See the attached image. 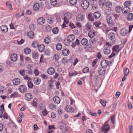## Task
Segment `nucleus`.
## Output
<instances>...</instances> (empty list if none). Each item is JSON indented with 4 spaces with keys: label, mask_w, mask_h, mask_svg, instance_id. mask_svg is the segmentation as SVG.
Instances as JSON below:
<instances>
[{
    "label": "nucleus",
    "mask_w": 133,
    "mask_h": 133,
    "mask_svg": "<svg viewBox=\"0 0 133 133\" xmlns=\"http://www.w3.org/2000/svg\"><path fill=\"white\" fill-rule=\"evenodd\" d=\"M75 37L73 34L69 35L67 37V39H65L63 43L65 45H68L69 43L72 42L74 39Z\"/></svg>",
    "instance_id": "f257e3e1"
},
{
    "label": "nucleus",
    "mask_w": 133,
    "mask_h": 133,
    "mask_svg": "<svg viewBox=\"0 0 133 133\" xmlns=\"http://www.w3.org/2000/svg\"><path fill=\"white\" fill-rule=\"evenodd\" d=\"M71 14L69 12L65 13L64 15V20L65 23L67 24L68 23L69 19H70L71 17Z\"/></svg>",
    "instance_id": "f03ea898"
},
{
    "label": "nucleus",
    "mask_w": 133,
    "mask_h": 133,
    "mask_svg": "<svg viewBox=\"0 0 133 133\" xmlns=\"http://www.w3.org/2000/svg\"><path fill=\"white\" fill-rule=\"evenodd\" d=\"M89 5V2L87 0H85L81 4V6L83 9H86L88 7Z\"/></svg>",
    "instance_id": "7ed1b4c3"
},
{
    "label": "nucleus",
    "mask_w": 133,
    "mask_h": 133,
    "mask_svg": "<svg viewBox=\"0 0 133 133\" xmlns=\"http://www.w3.org/2000/svg\"><path fill=\"white\" fill-rule=\"evenodd\" d=\"M110 128L108 124H105L102 128V131L107 133L110 129Z\"/></svg>",
    "instance_id": "20e7f679"
},
{
    "label": "nucleus",
    "mask_w": 133,
    "mask_h": 133,
    "mask_svg": "<svg viewBox=\"0 0 133 133\" xmlns=\"http://www.w3.org/2000/svg\"><path fill=\"white\" fill-rule=\"evenodd\" d=\"M101 64L103 68H106L109 65V62L107 60L104 59L101 61Z\"/></svg>",
    "instance_id": "39448f33"
},
{
    "label": "nucleus",
    "mask_w": 133,
    "mask_h": 133,
    "mask_svg": "<svg viewBox=\"0 0 133 133\" xmlns=\"http://www.w3.org/2000/svg\"><path fill=\"white\" fill-rule=\"evenodd\" d=\"M106 20L109 25L110 26H112L114 24L112 18L110 16H108L106 19Z\"/></svg>",
    "instance_id": "423d86ee"
},
{
    "label": "nucleus",
    "mask_w": 133,
    "mask_h": 133,
    "mask_svg": "<svg viewBox=\"0 0 133 133\" xmlns=\"http://www.w3.org/2000/svg\"><path fill=\"white\" fill-rule=\"evenodd\" d=\"M130 10L128 7H124L122 9V13L123 14L127 15L129 13Z\"/></svg>",
    "instance_id": "0eeeda50"
},
{
    "label": "nucleus",
    "mask_w": 133,
    "mask_h": 133,
    "mask_svg": "<svg viewBox=\"0 0 133 133\" xmlns=\"http://www.w3.org/2000/svg\"><path fill=\"white\" fill-rule=\"evenodd\" d=\"M99 39V38L96 37L95 38H91L89 40V42L91 44L94 45L97 42Z\"/></svg>",
    "instance_id": "6e6552de"
},
{
    "label": "nucleus",
    "mask_w": 133,
    "mask_h": 133,
    "mask_svg": "<svg viewBox=\"0 0 133 133\" xmlns=\"http://www.w3.org/2000/svg\"><path fill=\"white\" fill-rule=\"evenodd\" d=\"M128 32L127 30L125 28H122L120 31V34L123 36H125Z\"/></svg>",
    "instance_id": "1a4fd4ad"
},
{
    "label": "nucleus",
    "mask_w": 133,
    "mask_h": 133,
    "mask_svg": "<svg viewBox=\"0 0 133 133\" xmlns=\"http://www.w3.org/2000/svg\"><path fill=\"white\" fill-rule=\"evenodd\" d=\"M18 89L21 92L23 93L26 91L27 88L24 85H21L19 87Z\"/></svg>",
    "instance_id": "9d476101"
},
{
    "label": "nucleus",
    "mask_w": 133,
    "mask_h": 133,
    "mask_svg": "<svg viewBox=\"0 0 133 133\" xmlns=\"http://www.w3.org/2000/svg\"><path fill=\"white\" fill-rule=\"evenodd\" d=\"M84 16L82 14H78L76 16V19L77 21H81L84 18Z\"/></svg>",
    "instance_id": "9b49d317"
},
{
    "label": "nucleus",
    "mask_w": 133,
    "mask_h": 133,
    "mask_svg": "<svg viewBox=\"0 0 133 133\" xmlns=\"http://www.w3.org/2000/svg\"><path fill=\"white\" fill-rule=\"evenodd\" d=\"M103 67H100L98 70L99 74L102 76L104 75L105 73V70Z\"/></svg>",
    "instance_id": "f8f14e48"
},
{
    "label": "nucleus",
    "mask_w": 133,
    "mask_h": 133,
    "mask_svg": "<svg viewBox=\"0 0 133 133\" xmlns=\"http://www.w3.org/2000/svg\"><path fill=\"white\" fill-rule=\"evenodd\" d=\"M25 98L27 100L30 101L32 99L33 97L31 93H27L25 95Z\"/></svg>",
    "instance_id": "ddd939ff"
},
{
    "label": "nucleus",
    "mask_w": 133,
    "mask_h": 133,
    "mask_svg": "<svg viewBox=\"0 0 133 133\" xmlns=\"http://www.w3.org/2000/svg\"><path fill=\"white\" fill-rule=\"evenodd\" d=\"M110 48L109 46L105 47L103 49V52L106 55L109 54L110 53Z\"/></svg>",
    "instance_id": "4468645a"
},
{
    "label": "nucleus",
    "mask_w": 133,
    "mask_h": 133,
    "mask_svg": "<svg viewBox=\"0 0 133 133\" xmlns=\"http://www.w3.org/2000/svg\"><path fill=\"white\" fill-rule=\"evenodd\" d=\"M1 31L3 33L6 32L8 31L7 26L5 25H2L0 27Z\"/></svg>",
    "instance_id": "2eb2a0df"
},
{
    "label": "nucleus",
    "mask_w": 133,
    "mask_h": 133,
    "mask_svg": "<svg viewBox=\"0 0 133 133\" xmlns=\"http://www.w3.org/2000/svg\"><path fill=\"white\" fill-rule=\"evenodd\" d=\"M119 46L116 45L114 46L112 49L113 52H116V53H118L120 50V49H119Z\"/></svg>",
    "instance_id": "dca6fc26"
},
{
    "label": "nucleus",
    "mask_w": 133,
    "mask_h": 133,
    "mask_svg": "<svg viewBox=\"0 0 133 133\" xmlns=\"http://www.w3.org/2000/svg\"><path fill=\"white\" fill-rule=\"evenodd\" d=\"M45 21V19L43 17H41L39 18L37 21L38 23L40 25L43 24Z\"/></svg>",
    "instance_id": "f3484780"
},
{
    "label": "nucleus",
    "mask_w": 133,
    "mask_h": 133,
    "mask_svg": "<svg viewBox=\"0 0 133 133\" xmlns=\"http://www.w3.org/2000/svg\"><path fill=\"white\" fill-rule=\"evenodd\" d=\"M53 100L54 102L57 104H59L60 102V99L57 96H55L54 97Z\"/></svg>",
    "instance_id": "a211bd4d"
},
{
    "label": "nucleus",
    "mask_w": 133,
    "mask_h": 133,
    "mask_svg": "<svg viewBox=\"0 0 133 133\" xmlns=\"http://www.w3.org/2000/svg\"><path fill=\"white\" fill-rule=\"evenodd\" d=\"M101 14L99 11L94 12L93 14V17L96 19L98 18L101 16Z\"/></svg>",
    "instance_id": "6ab92c4d"
},
{
    "label": "nucleus",
    "mask_w": 133,
    "mask_h": 133,
    "mask_svg": "<svg viewBox=\"0 0 133 133\" xmlns=\"http://www.w3.org/2000/svg\"><path fill=\"white\" fill-rule=\"evenodd\" d=\"M17 58V56L16 54H12L11 56V61H16Z\"/></svg>",
    "instance_id": "aec40b11"
},
{
    "label": "nucleus",
    "mask_w": 133,
    "mask_h": 133,
    "mask_svg": "<svg viewBox=\"0 0 133 133\" xmlns=\"http://www.w3.org/2000/svg\"><path fill=\"white\" fill-rule=\"evenodd\" d=\"M47 72L49 75H53L55 72V70L52 68H50L47 70Z\"/></svg>",
    "instance_id": "412c9836"
},
{
    "label": "nucleus",
    "mask_w": 133,
    "mask_h": 133,
    "mask_svg": "<svg viewBox=\"0 0 133 133\" xmlns=\"http://www.w3.org/2000/svg\"><path fill=\"white\" fill-rule=\"evenodd\" d=\"M66 109L67 111L68 112H71L72 113H74V109L72 108L70 106H66Z\"/></svg>",
    "instance_id": "4be33fe9"
},
{
    "label": "nucleus",
    "mask_w": 133,
    "mask_h": 133,
    "mask_svg": "<svg viewBox=\"0 0 133 133\" xmlns=\"http://www.w3.org/2000/svg\"><path fill=\"white\" fill-rule=\"evenodd\" d=\"M41 81V80L40 78L36 77L34 78V83L36 85H39L40 84Z\"/></svg>",
    "instance_id": "5701e85b"
},
{
    "label": "nucleus",
    "mask_w": 133,
    "mask_h": 133,
    "mask_svg": "<svg viewBox=\"0 0 133 133\" xmlns=\"http://www.w3.org/2000/svg\"><path fill=\"white\" fill-rule=\"evenodd\" d=\"M81 44L83 45H87L88 43V41L86 38H83L81 41Z\"/></svg>",
    "instance_id": "b1692460"
},
{
    "label": "nucleus",
    "mask_w": 133,
    "mask_h": 133,
    "mask_svg": "<svg viewBox=\"0 0 133 133\" xmlns=\"http://www.w3.org/2000/svg\"><path fill=\"white\" fill-rule=\"evenodd\" d=\"M62 55H63L66 56L69 55V51L68 49H66L62 51Z\"/></svg>",
    "instance_id": "393cba45"
},
{
    "label": "nucleus",
    "mask_w": 133,
    "mask_h": 133,
    "mask_svg": "<svg viewBox=\"0 0 133 133\" xmlns=\"http://www.w3.org/2000/svg\"><path fill=\"white\" fill-rule=\"evenodd\" d=\"M108 37L109 38L111 39L112 40L115 38V35L114 33L113 32H111L109 33Z\"/></svg>",
    "instance_id": "a878e982"
},
{
    "label": "nucleus",
    "mask_w": 133,
    "mask_h": 133,
    "mask_svg": "<svg viewBox=\"0 0 133 133\" xmlns=\"http://www.w3.org/2000/svg\"><path fill=\"white\" fill-rule=\"evenodd\" d=\"M20 79L19 78H15L13 81V84L15 85H18L20 83Z\"/></svg>",
    "instance_id": "bb28decb"
},
{
    "label": "nucleus",
    "mask_w": 133,
    "mask_h": 133,
    "mask_svg": "<svg viewBox=\"0 0 133 133\" xmlns=\"http://www.w3.org/2000/svg\"><path fill=\"white\" fill-rule=\"evenodd\" d=\"M123 8L120 6H116L115 8V11L117 13H119L122 11Z\"/></svg>",
    "instance_id": "cd10ccee"
},
{
    "label": "nucleus",
    "mask_w": 133,
    "mask_h": 133,
    "mask_svg": "<svg viewBox=\"0 0 133 133\" xmlns=\"http://www.w3.org/2000/svg\"><path fill=\"white\" fill-rule=\"evenodd\" d=\"M34 10L35 11L38 10L39 9V4L38 3H36L34 4L33 6Z\"/></svg>",
    "instance_id": "c85d7f7f"
},
{
    "label": "nucleus",
    "mask_w": 133,
    "mask_h": 133,
    "mask_svg": "<svg viewBox=\"0 0 133 133\" xmlns=\"http://www.w3.org/2000/svg\"><path fill=\"white\" fill-rule=\"evenodd\" d=\"M19 96V94H18V93L17 92H15L11 95L10 97L11 98L18 97Z\"/></svg>",
    "instance_id": "c756f323"
},
{
    "label": "nucleus",
    "mask_w": 133,
    "mask_h": 133,
    "mask_svg": "<svg viewBox=\"0 0 133 133\" xmlns=\"http://www.w3.org/2000/svg\"><path fill=\"white\" fill-rule=\"evenodd\" d=\"M133 18V15L132 13H129L127 17V19L129 21H131Z\"/></svg>",
    "instance_id": "7c9ffc66"
},
{
    "label": "nucleus",
    "mask_w": 133,
    "mask_h": 133,
    "mask_svg": "<svg viewBox=\"0 0 133 133\" xmlns=\"http://www.w3.org/2000/svg\"><path fill=\"white\" fill-rule=\"evenodd\" d=\"M32 46L34 48H36V46H38V43L37 41H35L32 42Z\"/></svg>",
    "instance_id": "2f4dec72"
},
{
    "label": "nucleus",
    "mask_w": 133,
    "mask_h": 133,
    "mask_svg": "<svg viewBox=\"0 0 133 133\" xmlns=\"http://www.w3.org/2000/svg\"><path fill=\"white\" fill-rule=\"evenodd\" d=\"M56 106L53 103L50 104L49 106V108L50 109L54 110L56 109Z\"/></svg>",
    "instance_id": "473e14b6"
},
{
    "label": "nucleus",
    "mask_w": 133,
    "mask_h": 133,
    "mask_svg": "<svg viewBox=\"0 0 133 133\" xmlns=\"http://www.w3.org/2000/svg\"><path fill=\"white\" fill-rule=\"evenodd\" d=\"M24 52L26 54H29L31 52V49L28 48H25L24 49Z\"/></svg>",
    "instance_id": "72a5a7b5"
},
{
    "label": "nucleus",
    "mask_w": 133,
    "mask_h": 133,
    "mask_svg": "<svg viewBox=\"0 0 133 133\" xmlns=\"http://www.w3.org/2000/svg\"><path fill=\"white\" fill-rule=\"evenodd\" d=\"M28 37L30 38H33L34 37V33L32 31H30L27 34Z\"/></svg>",
    "instance_id": "f704fd0d"
},
{
    "label": "nucleus",
    "mask_w": 133,
    "mask_h": 133,
    "mask_svg": "<svg viewBox=\"0 0 133 133\" xmlns=\"http://www.w3.org/2000/svg\"><path fill=\"white\" fill-rule=\"evenodd\" d=\"M45 46L43 45H41L38 46V50L39 52H42L45 48Z\"/></svg>",
    "instance_id": "c9c22d12"
},
{
    "label": "nucleus",
    "mask_w": 133,
    "mask_h": 133,
    "mask_svg": "<svg viewBox=\"0 0 133 133\" xmlns=\"http://www.w3.org/2000/svg\"><path fill=\"white\" fill-rule=\"evenodd\" d=\"M62 46L60 43H58L56 45V49L58 51L61 50L62 48Z\"/></svg>",
    "instance_id": "e433bc0d"
},
{
    "label": "nucleus",
    "mask_w": 133,
    "mask_h": 133,
    "mask_svg": "<svg viewBox=\"0 0 133 133\" xmlns=\"http://www.w3.org/2000/svg\"><path fill=\"white\" fill-rule=\"evenodd\" d=\"M6 4L7 6L9 8L10 10H12V6L11 3L9 1H8L6 3Z\"/></svg>",
    "instance_id": "4c0bfd02"
},
{
    "label": "nucleus",
    "mask_w": 133,
    "mask_h": 133,
    "mask_svg": "<svg viewBox=\"0 0 133 133\" xmlns=\"http://www.w3.org/2000/svg\"><path fill=\"white\" fill-rule=\"evenodd\" d=\"M124 71L125 76H127L129 72V70L127 68H125L124 69Z\"/></svg>",
    "instance_id": "58836bf2"
},
{
    "label": "nucleus",
    "mask_w": 133,
    "mask_h": 133,
    "mask_svg": "<svg viewBox=\"0 0 133 133\" xmlns=\"http://www.w3.org/2000/svg\"><path fill=\"white\" fill-rule=\"evenodd\" d=\"M99 102L104 107L106 106V101H105L104 100L100 99L99 100Z\"/></svg>",
    "instance_id": "ea45409f"
},
{
    "label": "nucleus",
    "mask_w": 133,
    "mask_h": 133,
    "mask_svg": "<svg viewBox=\"0 0 133 133\" xmlns=\"http://www.w3.org/2000/svg\"><path fill=\"white\" fill-rule=\"evenodd\" d=\"M88 18L89 20H90L92 21H94V17L92 16V14L91 13L89 14L88 16Z\"/></svg>",
    "instance_id": "a19ab883"
},
{
    "label": "nucleus",
    "mask_w": 133,
    "mask_h": 133,
    "mask_svg": "<svg viewBox=\"0 0 133 133\" xmlns=\"http://www.w3.org/2000/svg\"><path fill=\"white\" fill-rule=\"evenodd\" d=\"M25 71L24 69L20 70L19 72L20 75L23 76H24L25 75Z\"/></svg>",
    "instance_id": "79ce46f5"
},
{
    "label": "nucleus",
    "mask_w": 133,
    "mask_h": 133,
    "mask_svg": "<svg viewBox=\"0 0 133 133\" xmlns=\"http://www.w3.org/2000/svg\"><path fill=\"white\" fill-rule=\"evenodd\" d=\"M35 24H31L29 26V28L31 31H33L35 29Z\"/></svg>",
    "instance_id": "37998d69"
},
{
    "label": "nucleus",
    "mask_w": 133,
    "mask_h": 133,
    "mask_svg": "<svg viewBox=\"0 0 133 133\" xmlns=\"http://www.w3.org/2000/svg\"><path fill=\"white\" fill-rule=\"evenodd\" d=\"M20 64L21 65H22L24 63V57L23 56V55H20Z\"/></svg>",
    "instance_id": "c03bdc74"
},
{
    "label": "nucleus",
    "mask_w": 133,
    "mask_h": 133,
    "mask_svg": "<svg viewBox=\"0 0 133 133\" xmlns=\"http://www.w3.org/2000/svg\"><path fill=\"white\" fill-rule=\"evenodd\" d=\"M104 40L103 38H101L99 39L98 41L97 42L98 44L100 45H101L103 43Z\"/></svg>",
    "instance_id": "a18cd8bd"
},
{
    "label": "nucleus",
    "mask_w": 133,
    "mask_h": 133,
    "mask_svg": "<svg viewBox=\"0 0 133 133\" xmlns=\"http://www.w3.org/2000/svg\"><path fill=\"white\" fill-rule=\"evenodd\" d=\"M115 115H114L112 116H111V121L113 124H115Z\"/></svg>",
    "instance_id": "49530a36"
},
{
    "label": "nucleus",
    "mask_w": 133,
    "mask_h": 133,
    "mask_svg": "<svg viewBox=\"0 0 133 133\" xmlns=\"http://www.w3.org/2000/svg\"><path fill=\"white\" fill-rule=\"evenodd\" d=\"M58 29L57 27H55L52 30V32L54 34H57L58 32Z\"/></svg>",
    "instance_id": "de8ad7c7"
},
{
    "label": "nucleus",
    "mask_w": 133,
    "mask_h": 133,
    "mask_svg": "<svg viewBox=\"0 0 133 133\" xmlns=\"http://www.w3.org/2000/svg\"><path fill=\"white\" fill-rule=\"evenodd\" d=\"M32 55L33 58L35 59L37 58L38 56V53L35 52H33L32 53Z\"/></svg>",
    "instance_id": "09e8293b"
},
{
    "label": "nucleus",
    "mask_w": 133,
    "mask_h": 133,
    "mask_svg": "<svg viewBox=\"0 0 133 133\" xmlns=\"http://www.w3.org/2000/svg\"><path fill=\"white\" fill-rule=\"evenodd\" d=\"M95 34V33L94 32H90L88 34V36L91 38H93Z\"/></svg>",
    "instance_id": "8fccbe9b"
},
{
    "label": "nucleus",
    "mask_w": 133,
    "mask_h": 133,
    "mask_svg": "<svg viewBox=\"0 0 133 133\" xmlns=\"http://www.w3.org/2000/svg\"><path fill=\"white\" fill-rule=\"evenodd\" d=\"M131 4V2L129 1H127L125 2L124 4L125 7H128Z\"/></svg>",
    "instance_id": "3c124183"
},
{
    "label": "nucleus",
    "mask_w": 133,
    "mask_h": 133,
    "mask_svg": "<svg viewBox=\"0 0 133 133\" xmlns=\"http://www.w3.org/2000/svg\"><path fill=\"white\" fill-rule=\"evenodd\" d=\"M28 85L29 89L32 88L33 87V84L31 82H28Z\"/></svg>",
    "instance_id": "603ef678"
},
{
    "label": "nucleus",
    "mask_w": 133,
    "mask_h": 133,
    "mask_svg": "<svg viewBox=\"0 0 133 133\" xmlns=\"http://www.w3.org/2000/svg\"><path fill=\"white\" fill-rule=\"evenodd\" d=\"M50 2L53 5H56L57 3L56 0H50Z\"/></svg>",
    "instance_id": "864d4df0"
},
{
    "label": "nucleus",
    "mask_w": 133,
    "mask_h": 133,
    "mask_svg": "<svg viewBox=\"0 0 133 133\" xmlns=\"http://www.w3.org/2000/svg\"><path fill=\"white\" fill-rule=\"evenodd\" d=\"M89 71V69L88 67L86 66L83 70L82 71L84 73H86L88 72Z\"/></svg>",
    "instance_id": "5fc2aeb1"
},
{
    "label": "nucleus",
    "mask_w": 133,
    "mask_h": 133,
    "mask_svg": "<svg viewBox=\"0 0 133 133\" xmlns=\"http://www.w3.org/2000/svg\"><path fill=\"white\" fill-rule=\"evenodd\" d=\"M70 3L72 5H75L76 4L77 0H69Z\"/></svg>",
    "instance_id": "6e6d98bb"
},
{
    "label": "nucleus",
    "mask_w": 133,
    "mask_h": 133,
    "mask_svg": "<svg viewBox=\"0 0 133 133\" xmlns=\"http://www.w3.org/2000/svg\"><path fill=\"white\" fill-rule=\"evenodd\" d=\"M104 2L105 0H99V4L100 5L104 6L105 5V4L104 3Z\"/></svg>",
    "instance_id": "4d7b16f0"
},
{
    "label": "nucleus",
    "mask_w": 133,
    "mask_h": 133,
    "mask_svg": "<svg viewBox=\"0 0 133 133\" xmlns=\"http://www.w3.org/2000/svg\"><path fill=\"white\" fill-rule=\"evenodd\" d=\"M59 58V56L57 54H55L54 56L53 59L55 61L58 60Z\"/></svg>",
    "instance_id": "13d9d810"
},
{
    "label": "nucleus",
    "mask_w": 133,
    "mask_h": 133,
    "mask_svg": "<svg viewBox=\"0 0 133 133\" xmlns=\"http://www.w3.org/2000/svg\"><path fill=\"white\" fill-rule=\"evenodd\" d=\"M105 4L106 5V6L107 7L110 8L111 7L112 4V3L110 2H107Z\"/></svg>",
    "instance_id": "bf43d9fd"
},
{
    "label": "nucleus",
    "mask_w": 133,
    "mask_h": 133,
    "mask_svg": "<svg viewBox=\"0 0 133 133\" xmlns=\"http://www.w3.org/2000/svg\"><path fill=\"white\" fill-rule=\"evenodd\" d=\"M44 42L46 44H49L50 43V40L48 37H46L44 39Z\"/></svg>",
    "instance_id": "052dcab7"
},
{
    "label": "nucleus",
    "mask_w": 133,
    "mask_h": 133,
    "mask_svg": "<svg viewBox=\"0 0 133 133\" xmlns=\"http://www.w3.org/2000/svg\"><path fill=\"white\" fill-rule=\"evenodd\" d=\"M98 59L97 58H96L92 62V66L94 67L97 62Z\"/></svg>",
    "instance_id": "680f3d73"
},
{
    "label": "nucleus",
    "mask_w": 133,
    "mask_h": 133,
    "mask_svg": "<svg viewBox=\"0 0 133 133\" xmlns=\"http://www.w3.org/2000/svg\"><path fill=\"white\" fill-rule=\"evenodd\" d=\"M101 22L99 21H98L96 22H95L94 23V24L95 25L96 27H98L99 25L101 24Z\"/></svg>",
    "instance_id": "e2e57ef3"
},
{
    "label": "nucleus",
    "mask_w": 133,
    "mask_h": 133,
    "mask_svg": "<svg viewBox=\"0 0 133 133\" xmlns=\"http://www.w3.org/2000/svg\"><path fill=\"white\" fill-rule=\"evenodd\" d=\"M133 126L132 125H130L129 127V133H132V131Z\"/></svg>",
    "instance_id": "0e129e2a"
},
{
    "label": "nucleus",
    "mask_w": 133,
    "mask_h": 133,
    "mask_svg": "<svg viewBox=\"0 0 133 133\" xmlns=\"http://www.w3.org/2000/svg\"><path fill=\"white\" fill-rule=\"evenodd\" d=\"M97 57L98 58V59H101L102 57V56L101 53L100 52H99L98 53L97 55Z\"/></svg>",
    "instance_id": "69168bd1"
},
{
    "label": "nucleus",
    "mask_w": 133,
    "mask_h": 133,
    "mask_svg": "<svg viewBox=\"0 0 133 133\" xmlns=\"http://www.w3.org/2000/svg\"><path fill=\"white\" fill-rule=\"evenodd\" d=\"M128 104L129 109L130 110L131 109L132 107L131 103L130 102H128Z\"/></svg>",
    "instance_id": "338daca9"
},
{
    "label": "nucleus",
    "mask_w": 133,
    "mask_h": 133,
    "mask_svg": "<svg viewBox=\"0 0 133 133\" xmlns=\"http://www.w3.org/2000/svg\"><path fill=\"white\" fill-rule=\"evenodd\" d=\"M31 104L34 107H36L37 106V102L34 101L31 102Z\"/></svg>",
    "instance_id": "774afa93"
}]
</instances>
